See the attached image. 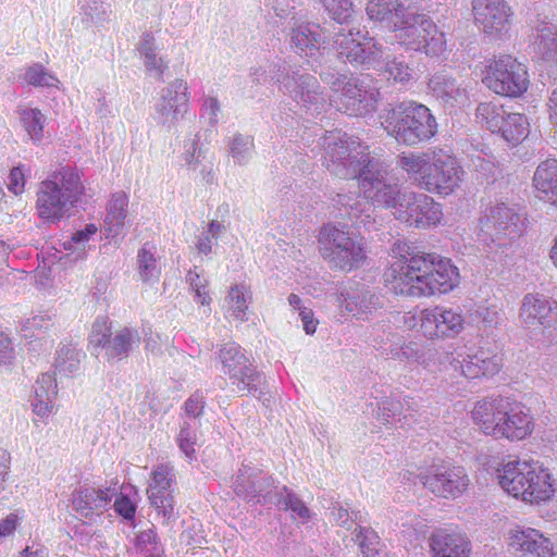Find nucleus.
<instances>
[{
  "label": "nucleus",
  "instance_id": "obj_44",
  "mask_svg": "<svg viewBox=\"0 0 557 557\" xmlns=\"http://www.w3.org/2000/svg\"><path fill=\"white\" fill-rule=\"evenodd\" d=\"M250 299L251 294L246 285L236 284L232 286L225 298L227 313L240 322L247 321V309Z\"/></svg>",
  "mask_w": 557,
  "mask_h": 557
},
{
  "label": "nucleus",
  "instance_id": "obj_61",
  "mask_svg": "<svg viewBox=\"0 0 557 557\" xmlns=\"http://www.w3.org/2000/svg\"><path fill=\"white\" fill-rule=\"evenodd\" d=\"M97 233L95 224H87L84 228L74 232L70 239L64 242L66 250L85 249L90 237Z\"/></svg>",
  "mask_w": 557,
  "mask_h": 557
},
{
  "label": "nucleus",
  "instance_id": "obj_59",
  "mask_svg": "<svg viewBox=\"0 0 557 557\" xmlns=\"http://www.w3.org/2000/svg\"><path fill=\"white\" fill-rule=\"evenodd\" d=\"M319 76L321 81L330 87L332 91L331 96L339 94L346 87L347 83H350V76L331 67L322 69L319 72Z\"/></svg>",
  "mask_w": 557,
  "mask_h": 557
},
{
  "label": "nucleus",
  "instance_id": "obj_43",
  "mask_svg": "<svg viewBox=\"0 0 557 557\" xmlns=\"http://www.w3.org/2000/svg\"><path fill=\"white\" fill-rule=\"evenodd\" d=\"M228 156L235 164L246 165L255 154V139L251 135L235 133L226 140Z\"/></svg>",
  "mask_w": 557,
  "mask_h": 557
},
{
  "label": "nucleus",
  "instance_id": "obj_48",
  "mask_svg": "<svg viewBox=\"0 0 557 557\" xmlns=\"http://www.w3.org/2000/svg\"><path fill=\"white\" fill-rule=\"evenodd\" d=\"M85 354L71 345H64L58 350L54 367L59 373L64 375L75 374L81 367Z\"/></svg>",
  "mask_w": 557,
  "mask_h": 557
},
{
  "label": "nucleus",
  "instance_id": "obj_53",
  "mask_svg": "<svg viewBox=\"0 0 557 557\" xmlns=\"http://www.w3.org/2000/svg\"><path fill=\"white\" fill-rule=\"evenodd\" d=\"M147 493L151 506H153L158 512L163 516V518L171 519L174 517L175 502L173 487L156 490L148 488Z\"/></svg>",
  "mask_w": 557,
  "mask_h": 557
},
{
  "label": "nucleus",
  "instance_id": "obj_58",
  "mask_svg": "<svg viewBox=\"0 0 557 557\" xmlns=\"http://www.w3.org/2000/svg\"><path fill=\"white\" fill-rule=\"evenodd\" d=\"M136 546L147 557L159 556L163 552L158 535L153 529L141 531L136 537Z\"/></svg>",
  "mask_w": 557,
  "mask_h": 557
},
{
  "label": "nucleus",
  "instance_id": "obj_7",
  "mask_svg": "<svg viewBox=\"0 0 557 557\" xmlns=\"http://www.w3.org/2000/svg\"><path fill=\"white\" fill-rule=\"evenodd\" d=\"M320 253L333 270L350 272L367 259L363 237L346 225L326 224L319 235Z\"/></svg>",
  "mask_w": 557,
  "mask_h": 557
},
{
  "label": "nucleus",
  "instance_id": "obj_16",
  "mask_svg": "<svg viewBox=\"0 0 557 557\" xmlns=\"http://www.w3.org/2000/svg\"><path fill=\"white\" fill-rule=\"evenodd\" d=\"M394 215L410 226L428 228L440 223L443 213L441 205L425 194L403 191Z\"/></svg>",
  "mask_w": 557,
  "mask_h": 557
},
{
  "label": "nucleus",
  "instance_id": "obj_26",
  "mask_svg": "<svg viewBox=\"0 0 557 557\" xmlns=\"http://www.w3.org/2000/svg\"><path fill=\"white\" fill-rule=\"evenodd\" d=\"M474 20L486 34H502L509 28L510 8L504 0H473Z\"/></svg>",
  "mask_w": 557,
  "mask_h": 557
},
{
  "label": "nucleus",
  "instance_id": "obj_41",
  "mask_svg": "<svg viewBox=\"0 0 557 557\" xmlns=\"http://www.w3.org/2000/svg\"><path fill=\"white\" fill-rule=\"evenodd\" d=\"M20 123L28 138L39 145L46 137L47 116L37 108H18Z\"/></svg>",
  "mask_w": 557,
  "mask_h": 557
},
{
  "label": "nucleus",
  "instance_id": "obj_22",
  "mask_svg": "<svg viewBox=\"0 0 557 557\" xmlns=\"http://www.w3.org/2000/svg\"><path fill=\"white\" fill-rule=\"evenodd\" d=\"M450 369L467 379H476L496 374L502 367V358L497 355H490L488 351L480 350L467 358L459 354H446Z\"/></svg>",
  "mask_w": 557,
  "mask_h": 557
},
{
  "label": "nucleus",
  "instance_id": "obj_45",
  "mask_svg": "<svg viewBox=\"0 0 557 557\" xmlns=\"http://www.w3.org/2000/svg\"><path fill=\"white\" fill-rule=\"evenodd\" d=\"M380 410L382 411V419L385 422H389L388 418H393L397 422H401V419L407 420L413 416V412L418 411V404L413 398L408 396L401 399H387L380 404Z\"/></svg>",
  "mask_w": 557,
  "mask_h": 557
},
{
  "label": "nucleus",
  "instance_id": "obj_2",
  "mask_svg": "<svg viewBox=\"0 0 557 557\" xmlns=\"http://www.w3.org/2000/svg\"><path fill=\"white\" fill-rule=\"evenodd\" d=\"M327 14L341 26L333 32V50L336 58L343 63L352 66L374 67L382 59V47L373 40L366 38L359 29L344 27L354 13L351 0H321Z\"/></svg>",
  "mask_w": 557,
  "mask_h": 557
},
{
  "label": "nucleus",
  "instance_id": "obj_15",
  "mask_svg": "<svg viewBox=\"0 0 557 557\" xmlns=\"http://www.w3.org/2000/svg\"><path fill=\"white\" fill-rule=\"evenodd\" d=\"M281 487L274 478L262 470L243 466L234 483V492L247 502L259 505H275Z\"/></svg>",
  "mask_w": 557,
  "mask_h": 557
},
{
  "label": "nucleus",
  "instance_id": "obj_4",
  "mask_svg": "<svg viewBox=\"0 0 557 557\" xmlns=\"http://www.w3.org/2000/svg\"><path fill=\"white\" fill-rule=\"evenodd\" d=\"M380 117L386 133L408 147L425 143L437 133V122L431 110L413 100L396 103Z\"/></svg>",
  "mask_w": 557,
  "mask_h": 557
},
{
  "label": "nucleus",
  "instance_id": "obj_57",
  "mask_svg": "<svg viewBox=\"0 0 557 557\" xmlns=\"http://www.w3.org/2000/svg\"><path fill=\"white\" fill-rule=\"evenodd\" d=\"M446 354L440 352L436 348L422 345L417 363L430 371L442 370V366L447 369L450 366L446 359Z\"/></svg>",
  "mask_w": 557,
  "mask_h": 557
},
{
  "label": "nucleus",
  "instance_id": "obj_19",
  "mask_svg": "<svg viewBox=\"0 0 557 557\" xmlns=\"http://www.w3.org/2000/svg\"><path fill=\"white\" fill-rule=\"evenodd\" d=\"M187 84L175 79L164 87L154 104V120L170 132L188 111L189 96Z\"/></svg>",
  "mask_w": 557,
  "mask_h": 557
},
{
  "label": "nucleus",
  "instance_id": "obj_24",
  "mask_svg": "<svg viewBox=\"0 0 557 557\" xmlns=\"http://www.w3.org/2000/svg\"><path fill=\"white\" fill-rule=\"evenodd\" d=\"M333 34L318 24L306 23L297 26L290 34V47L300 55L315 59L320 50H329Z\"/></svg>",
  "mask_w": 557,
  "mask_h": 557
},
{
  "label": "nucleus",
  "instance_id": "obj_10",
  "mask_svg": "<svg viewBox=\"0 0 557 557\" xmlns=\"http://www.w3.org/2000/svg\"><path fill=\"white\" fill-rule=\"evenodd\" d=\"M395 38L407 49L440 55L446 49L445 34L425 14L408 10L403 21L395 24Z\"/></svg>",
  "mask_w": 557,
  "mask_h": 557
},
{
  "label": "nucleus",
  "instance_id": "obj_36",
  "mask_svg": "<svg viewBox=\"0 0 557 557\" xmlns=\"http://www.w3.org/2000/svg\"><path fill=\"white\" fill-rule=\"evenodd\" d=\"M140 335L137 330L123 327L117 331L108 344L106 355L109 361L122 360L139 346Z\"/></svg>",
  "mask_w": 557,
  "mask_h": 557
},
{
  "label": "nucleus",
  "instance_id": "obj_34",
  "mask_svg": "<svg viewBox=\"0 0 557 557\" xmlns=\"http://www.w3.org/2000/svg\"><path fill=\"white\" fill-rule=\"evenodd\" d=\"M382 75L387 83L398 86L399 89L410 88L418 79L413 62L403 55L387 60Z\"/></svg>",
  "mask_w": 557,
  "mask_h": 557
},
{
  "label": "nucleus",
  "instance_id": "obj_18",
  "mask_svg": "<svg viewBox=\"0 0 557 557\" xmlns=\"http://www.w3.org/2000/svg\"><path fill=\"white\" fill-rule=\"evenodd\" d=\"M379 96L377 89L350 75V83L339 94L330 96V104L350 116H362L376 109Z\"/></svg>",
  "mask_w": 557,
  "mask_h": 557
},
{
  "label": "nucleus",
  "instance_id": "obj_31",
  "mask_svg": "<svg viewBox=\"0 0 557 557\" xmlns=\"http://www.w3.org/2000/svg\"><path fill=\"white\" fill-rule=\"evenodd\" d=\"M109 491L79 487L72 494V508L81 517L92 519L100 516L111 502Z\"/></svg>",
  "mask_w": 557,
  "mask_h": 557
},
{
  "label": "nucleus",
  "instance_id": "obj_23",
  "mask_svg": "<svg viewBox=\"0 0 557 557\" xmlns=\"http://www.w3.org/2000/svg\"><path fill=\"white\" fill-rule=\"evenodd\" d=\"M339 301L342 308L358 319H367L382 307L379 295L370 286L357 282L341 292Z\"/></svg>",
  "mask_w": 557,
  "mask_h": 557
},
{
  "label": "nucleus",
  "instance_id": "obj_46",
  "mask_svg": "<svg viewBox=\"0 0 557 557\" xmlns=\"http://www.w3.org/2000/svg\"><path fill=\"white\" fill-rule=\"evenodd\" d=\"M536 50L544 60L557 61V27L543 24L536 29Z\"/></svg>",
  "mask_w": 557,
  "mask_h": 557
},
{
  "label": "nucleus",
  "instance_id": "obj_9",
  "mask_svg": "<svg viewBox=\"0 0 557 557\" xmlns=\"http://www.w3.org/2000/svg\"><path fill=\"white\" fill-rule=\"evenodd\" d=\"M322 140L323 165L339 178H357L364 170L366 159H373L369 153L358 151L360 144L341 131L330 132Z\"/></svg>",
  "mask_w": 557,
  "mask_h": 557
},
{
  "label": "nucleus",
  "instance_id": "obj_1",
  "mask_svg": "<svg viewBox=\"0 0 557 557\" xmlns=\"http://www.w3.org/2000/svg\"><path fill=\"white\" fill-rule=\"evenodd\" d=\"M399 258L392 265L393 289L407 297L446 294L458 285V269L449 259L420 250L416 246L398 245Z\"/></svg>",
  "mask_w": 557,
  "mask_h": 557
},
{
  "label": "nucleus",
  "instance_id": "obj_42",
  "mask_svg": "<svg viewBox=\"0 0 557 557\" xmlns=\"http://www.w3.org/2000/svg\"><path fill=\"white\" fill-rule=\"evenodd\" d=\"M330 511V522L334 525L344 528L349 531L352 525L359 527L368 522V513L359 509L349 510L347 504L341 502H332L327 508Z\"/></svg>",
  "mask_w": 557,
  "mask_h": 557
},
{
  "label": "nucleus",
  "instance_id": "obj_56",
  "mask_svg": "<svg viewBox=\"0 0 557 557\" xmlns=\"http://www.w3.org/2000/svg\"><path fill=\"white\" fill-rule=\"evenodd\" d=\"M24 79L28 85L35 87H51L58 83L57 77L48 72L40 63H34L28 66L25 71Z\"/></svg>",
  "mask_w": 557,
  "mask_h": 557
},
{
  "label": "nucleus",
  "instance_id": "obj_30",
  "mask_svg": "<svg viewBox=\"0 0 557 557\" xmlns=\"http://www.w3.org/2000/svg\"><path fill=\"white\" fill-rule=\"evenodd\" d=\"M509 546L516 553L533 555L535 557H553V546L549 539L535 529L512 530Z\"/></svg>",
  "mask_w": 557,
  "mask_h": 557
},
{
  "label": "nucleus",
  "instance_id": "obj_35",
  "mask_svg": "<svg viewBox=\"0 0 557 557\" xmlns=\"http://www.w3.org/2000/svg\"><path fill=\"white\" fill-rule=\"evenodd\" d=\"M57 394L55 379L49 373H42L34 386V399L32 400L34 412L39 417L48 416L53 408Z\"/></svg>",
  "mask_w": 557,
  "mask_h": 557
},
{
  "label": "nucleus",
  "instance_id": "obj_55",
  "mask_svg": "<svg viewBox=\"0 0 557 557\" xmlns=\"http://www.w3.org/2000/svg\"><path fill=\"white\" fill-rule=\"evenodd\" d=\"M111 336L112 332L108 319L103 317L97 318L89 335V345L92 347L94 351L98 348L106 350Z\"/></svg>",
  "mask_w": 557,
  "mask_h": 557
},
{
  "label": "nucleus",
  "instance_id": "obj_11",
  "mask_svg": "<svg viewBox=\"0 0 557 557\" xmlns=\"http://www.w3.org/2000/svg\"><path fill=\"white\" fill-rule=\"evenodd\" d=\"M218 359L222 371L240 394H251L258 398L265 394V376L258 371L245 350L235 342H227L219 348Z\"/></svg>",
  "mask_w": 557,
  "mask_h": 557
},
{
  "label": "nucleus",
  "instance_id": "obj_13",
  "mask_svg": "<svg viewBox=\"0 0 557 557\" xmlns=\"http://www.w3.org/2000/svg\"><path fill=\"white\" fill-rule=\"evenodd\" d=\"M364 170L358 178V187L366 201L377 208L398 206L403 193L396 183L387 178V168L377 159H366Z\"/></svg>",
  "mask_w": 557,
  "mask_h": 557
},
{
  "label": "nucleus",
  "instance_id": "obj_29",
  "mask_svg": "<svg viewBox=\"0 0 557 557\" xmlns=\"http://www.w3.org/2000/svg\"><path fill=\"white\" fill-rule=\"evenodd\" d=\"M428 86L432 96L446 108L461 107L468 100L466 87L448 74H434Z\"/></svg>",
  "mask_w": 557,
  "mask_h": 557
},
{
  "label": "nucleus",
  "instance_id": "obj_63",
  "mask_svg": "<svg viewBox=\"0 0 557 557\" xmlns=\"http://www.w3.org/2000/svg\"><path fill=\"white\" fill-rule=\"evenodd\" d=\"M53 325V318L49 313H38L23 322V330L44 331Z\"/></svg>",
  "mask_w": 557,
  "mask_h": 557
},
{
  "label": "nucleus",
  "instance_id": "obj_8",
  "mask_svg": "<svg viewBox=\"0 0 557 557\" xmlns=\"http://www.w3.org/2000/svg\"><path fill=\"white\" fill-rule=\"evenodd\" d=\"M500 486L513 497L540 503L552 497L554 490L550 474L539 462L513 460L498 470Z\"/></svg>",
  "mask_w": 557,
  "mask_h": 557
},
{
  "label": "nucleus",
  "instance_id": "obj_54",
  "mask_svg": "<svg viewBox=\"0 0 557 557\" xmlns=\"http://www.w3.org/2000/svg\"><path fill=\"white\" fill-rule=\"evenodd\" d=\"M176 444L188 462L197 459V434L195 426L191 425L188 421H184L181 424L180 432L176 436Z\"/></svg>",
  "mask_w": 557,
  "mask_h": 557
},
{
  "label": "nucleus",
  "instance_id": "obj_49",
  "mask_svg": "<svg viewBox=\"0 0 557 557\" xmlns=\"http://www.w3.org/2000/svg\"><path fill=\"white\" fill-rule=\"evenodd\" d=\"M138 51L144 58L147 71L154 72V75L159 79H162V75L168 66L163 62L162 58H157L154 38L150 34H144L138 46Z\"/></svg>",
  "mask_w": 557,
  "mask_h": 557
},
{
  "label": "nucleus",
  "instance_id": "obj_39",
  "mask_svg": "<svg viewBox=\"0 0 557 557\" xmlns=\"http://www.w3.org/2000/svg\"><path fill=\"white\" fill-rule=\"evenodd\" d=\"M274 506L278 510L289 511L290 518L301 524L308 523L313 516L305 502L286 485H282Z\"/></svg>",
  "mask_w": 557,
  "mask_h": 557
},
{
  "label": "nucleus",
  "instance_id": "obj_20",
  "mask_svg": "<svg viewBox=\"0 0 557 557\" xmlns=\"http://www.w3.org/2000/svg\"><path fill=\"white\" fill-rule=\"evenodd\" d=\"M430 171L422 176V187L428 191L448 195L460 181L461 168L456 158L447 150L434 148Z\"/></svg>",
  "mask_w": 557,
  "mask_h": 557
},
{
  "label": "nucleus",
  "instance_id": "obj_33",
  "mask_svg": "<svg viewBox=\"0 0 557 557\" xmlns=\"http://www.w3.org/2000/svg\"><path fill=\"white\" fill-rule=\"evenodd\" d=\"M536 197L557 206V159L541 162L533 177Z\"/></svg>",
  "mask_w": 557,
  "mask_h": 557
},
{
  "label": "nucleus",
  "instance_id": "obj_25",
  "mask_svg": "<svg viewBox=\"0 0 557 557\" xmlns=\"http://www.w3.org/2000/svg\"><path fill=\"white\" fill-rule=\"evenodd\" d=\"M332 205L338 211L339 216L350 220L357 228L375 230V219L371 215V206L356 191L337 193L332 198Z\"/></svg>",
  "mask_w": 557,
  "mask_h": 557
},
{
  "label": "nucleus",
  "instance_id": "obj_40",
  "mask_svg": "<svg viewBox=\"0 0 557 557\" xmlns=\"http://www.w3.org/2000/svg\"><path fill=\"white\" fill-rule=\"evenodd\" d=\"M432 158L433 149L422 153L404 152L398 156L397 165L422 187V176H426L430 171V162L433 160Z\"/></svg>",
  "mask_w": 557,
  "mask_h": 557
},
{
  "label": "nucleus",
  "instance_id": "obj_12",
  "mask_svg": "<svg viewBox=\"0 0 557 557\" xmlns=\"http://www.w3.org/2000/svg\"><path fill=\"white\" fill-rule=\"evenodd\" d=\"M275 73L272 81L281 84L283 92L288 94L301 108L311 115H318L327 106L326 97L318 78L308 73L289 71L286 63L274 64Z\"/></svg>",
  "mask_w": 557,
  "mask_h": 557
},
{
  "label": "nucleus",
  "instance_id": "obj_14",
  "mask_svg": "<svg viewBox=\"0 0 557 557\" xmlns=\"http://www.w3.org/2000/svg\"><path fill=\"white\" fill-rule=\"evenodd\" d=\"M483 83L495 94L519 97L528 89V71L511 55L502 54L488 65Z\"/></svg>",
  "mask_w": 557,
  "mask_h": 557
},
{
  "label": "nucleus",
  "instance_id": "obj_27",
  "mask_svg": "<svg viewBox=\"0 0 557 557\" xmlns=\"http://www.w3.org/2000/svg\"><path fill=\"white\" fill-rule=\"evenodd\" d=\"M429 545L432 557H469L471 543L466 534L450 528L435 529Z\"/></svg>",
  "mask_w": 557,
  "mask_h": 557
},
{
  "label": "nucleus",
  "instance_id": "obj_17",
  "mask_svg": "<svg viewBox=\"0 0 557 557\" xmlns=\"http://www.w3.org/2000/svg\"><path fill=\"white\" fill-rule=\"evenodd\" d=\"M418 478L430 492L444 498L458 497L469 484L463 468L448 465H433L420 472Z\"/></svg>",
  "mask_w": 557,
  "mask_h": 557
},
{
  "label": "nucleus",
  "instance_id": "obj_50",
  "mask_svg": "<svg viewBox=\"0 0 557 557\" xmlns=\"http://www.w3.org/2000/svg\"><path fill=\"white\" fill-rule=\"evenodd\" d=\"M138 273L143 282L154 284L159 281L161 273L157 264V259L152 252V247L145 244L137 253Z\"/></svg>",
  "mask_w": 557,
  "mask_h": 557
},
{
  "label": "nucleus",
  "instance_id": "obj_51",
  "mask_svg": "<svg viewBox=\"0 0 557 557\" xmlns=\"http://www.w3.org/2000/svg\"><path fill=\"white\" fill-rule=\"evenodd\" d=\"M352 541L358 544L363 557L382 550L380 536L371 527H356L352 531Z\"/></svg>",
  "mask_w": 557,
  "mask_h": 557
},
{
  "label": "nucleus",
  "instance_id": "obj_52",
  "mask_svg": "<svg viewBox=\"0 0 557 557\" xmlns=\"http://www.w3.org/2000/svg\"><path fill=\"white\" fill-rule=\"evenodd\" d=\"M111 4L108 0H85L81 5L83 22L99 24L109 20Z\"/></svg>",
  "mask_w": 557,
  "mask_h": 557
},
{
  "label": "nucleus",
  "instance_id": "obj_32",
  "mask_svg": "<svg viewBox=\"0 0 557 557\" xmlns=\"http://www.w3.org/2000/svg\"><path fill=\"white\" fill-rule=\"evenodd\" d=\"M410 5L407 0H370L366 12L370 20L384 23L394 32L395 24H399Z\"/></svg>",
  "mask_w": 557,
  "mask_h": 557
},
{
  "label": "nucleus",
  "instance_id": "obj_5",
  "mask_svg": "<svg viewBox=\"0 0 557 557\" xmlns=\"http://www.w3.org/2000/svg\"><path fill=\"white\" fill-rule=\"evenodd\" d=\"M84 185L77 169L61 166L39 184L36 209L39 218L58 222L79 201Z\"/></svg>",
  "mask_w": 557,
  "mask_h": 557
},
{
  "label": "nucleus",
  "instance_id": "obj_3",
  "mask_svg": "<svg viewBox=\"0 0 557 557\" xmlns=\"http://www.w3.org/2000/svg\"><path fill=\"white\" fill-rule=\"evenodd\" d=\"M472 418L486 434L495 438L520 441L532 433L529 409L507 397L491 396L476 401Z\"/></svg>",
  "mask_w": 557,
  "mask_h": 557
},
{
  "label": "nucleus",
  "instance_id": "obj_64",
  "mask_svg": "<svg viewBox=\"0 0 557 557\" xmlns=\"http://www.w3.org/2000/svg\"><path fill=\"white\" fill-rule=\"evenodd\" d=\"M25 174L23 166H14L8 177V189L14 195H21L24 191Z\"/></svg>",
  "mask_w": 557,
  "mask_h": 557
},
{
  "label": "nucleus",
  "instance_id": "obj_62",
  "mask_svg": "<svg viewBox=\"0 0 557 557\" xmlns=\"http://www.w3.org/2000/svg\"><path fill=\"white\" fill-rule=\"evenodd\" d=\"M206 405V396L203 392L196 391L184 404V410L187 417L197 419L202 416Z\"/></svg>",
  "mask_w": 557,
  "mask_h": 557
},
{
  "label": "nucleus",
  "instance_id": "obj_37",
  "mask_svg": "<svg viewBox=\"0 0 557 557\" xmlns=\"http://www.w3.org/2000/svg\"><path fill=\"white\" fill-rule=\"evenodd\" d=\"M127 205L128 199L124 193L112 195L103 224L107 237L115 238L124 233Z\"/></svg>",
  "mask_w": 557,
  "mask_h": 557
},
{
  "label": "nucleus",
  "instance_id": "obj_60",
  "mask_svg": "<svg viewBox=\"0 0 557 557\" xmlns=\"http://www.w3.org/2000/svg\"><path fill=\"white\" fill-rule=\"evenodd\" d=\"M174 483L173 468L166 465H159L151 472V481L148 488H171Z\"/></svg>",
  "mask_w": 557,
  "mask_h": 557
},
{
  "label": "nucleus",
  "instance_id": "obj_21",
  "mask_svg": "<svg viewBox=\"0 0 557 557\" xmlns=\"http://www.w3.org/2000/svg\"><path fill=\"white\" fill-rule=\"evenodd\" d=\"M463 325L462 314L451 308L436 306L422 311L421 329L429 338H454Z\"/></svg>",
  "mask_w": 557,
  "mask_h": 557
},
{
  "label": "nucleus",
  "instance_id": "obj_47",
  "mask_svg": "<svg viewBox=\"0 0 557 557\" xmlns=\"http://www.w3.org/2000/svg\"><path fill=\"white\" fill-rule=\"evenodd\" d=\"M507 112L503 104L493 101L481 102L476 108L475 116L481 125L495 133Z\"/></svg>",
  "mask_w": 557,
  "mask_h": 557
},
{
  "label": "nucleus",
  "instance_id": "obj_6",
  "mask_svg": "<svg viewBox=\"0 0 557 557\" xmlns=\"http://www.w3.org/2000/svg\"><path fill=\"white\" fill-rule=\"evenodd\" d=\"M520 215L506 203H497L480 218L478 234L482 250L494 262H503L513 252L516 239L521 234Z\"/></svg>",
  "mask_w": 557,
  "mask_h": 557
},
{
  "label": "nucleus",
  "instance_id": "obj_38",
  "mask_svg": "<svg viewBox=\"0 0 557 557\" xmlns=\"http://www.w3.org/2000/svg\"><path fill=\"white\" fill-rule=\"evenodd\" d=\"M511 146H517L529 134V122L521 113L507 112L499 128L495 129Z\"/></svg>",
  "mask_w": 557,
  "mask_h": 557
},
{
  "label": "nucleus",
  "instance_id": "obj_28",
  "mask_svg": "<svg viewBox=\"0 0 557 557\" xmlns=\"http://www.w3.org/2000/svg\"><path fill=\"white\" fill-rule=\"evenodd\" d=\"M520 318L528 326L539 324L548 327L557 322V301L544 295L528 294L523 298Z\"/></svg>",
  "mask_w": 557,
  "mask_h": 557
}]
</instances>
